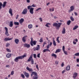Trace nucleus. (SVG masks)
<instances>
[{
    "label": "nucleus",
    "mask_w": 79,
    "mask_h": 79,
    "mask_svg": "<svg viewBox=\"0 0 79 79\" xmlns=\"http://www.w3.org/2000/svg\"><path fill=\"white\" fill-rule=\"evenodd\" d=\"M61 24H62V23H55L53 24V26L54 27H56V29H57V30H59L60 27H61Z\"/></svg>",
    "instance_id": "f257e3e1"
},
{
    "label": "nucleus",
    "mask_w": 79,
    "mask_h": 79,
    "mask_svg": "<svg viewBox=\"0 0 79 79\" xmlns=\"http://www.w3.org/2000/svg\"><path fill=\"white\" fill-rule=\"evenodd\" d=\"M36 43H37V41H33V39L31 38V41L30 42V44L31 46H34V45H36Z\"/></svg>",
    "instance_id": "f03ea898"
},
{
    "label": "nucleus",
    "mask_w": 79,
    "mask_h": 79,
    "mask_svg": "<svg viewBox=\"0 0 79 79\" xmlns=\"http://www.w3.org/2000/svg\"><path fill=\"white\" fill-rule=\"evenodd\" d=\"M24 57H26V55L24 54L23 56H18L17 58H18V60H22L23 58H24Z\"/></svg>",
    "instance_id": "7ed1b4c3"
},
{
    "label": "nucleus",
    "mask_w": 79,
    "mask_h": 79,
    "mask_svg": "<svg viewBox=\"0 0 79 79\" xmlns=\"http://www.w3.org/2000/svg\"><path fill=\"white\" fill-rule=\"evenodd\" d=\"M4 29L6 30V32H5V35L7 36H9V34H8V28L6 27H5Z\"/></svg>",
    "instance_id": "20e7f679"
},
{
    "label": "nucleus",
    "mask_w": 79,
    "mask_h": 79,
    "mask_svg": "<svg viewBox=\"0 0 79 79\" xmlns=\"http://www.w3.org/2000/svg\"><path fill=\"white\" fill-rule=\"evenodd\" d=\"M34 8H32V7H31L30 9V13L31 14V15H33L34 14Z\"/></svg>",
    "instance_id": "39448f33"
},
{
    "label": "nucleus",
    "mask_w": 79,
    "mask_h": 79,
    "mask_svg": "<svg viewBox=\"0 0 79 79\" xmlns=\"http://www.w3.org/2000/svg\"><path fill=\"white\" fill-rule=\"evenodd\" d=\"M70 10H69V12H71V11H73L74 10V7L73 6H71L70 7Z\"/></svg>",
    "instance_id": "423d86ee"
},
{
    "label": "nucleus",
    "mask_w": 79,
    "mask_h": 79,
    "mask_svg": "<svg viewBox=\"0 0 79 79\" xmlns=\"http://www.w3.org/2000/svg\"><path fill=\"white\" fill-rule=\"evenodd\" d=\"M27 12V9L25 8L24 10H23V12H22V14L23 15H25V14H26Z\"/></svg>",
    "instance_id": "0eeeda50"
},
{
    "label": "nucleus",
    "mask_w": 79,
    "mask_h": 79,
    "mask_svg": "<svg viewBox=\"0 0 79 79\" xmlns=\"http://www.w3.org/2000/svg\"><path fill=\"white\" fill-rule=\"evenodd\" d=\"M24 47H27V48H30V44H25L23 45Z\"/></svg>",
    "instance_id": "6e6552de"
},
{
    "label": "nucleus",
    "mask_w": 79,
    "mask_h": 79,
    "mask_svg": "<svg viewBox=\"0 0 79 79\" xmlns=\"http://www.w3.org/2000/svg\"><path fill=\"white\" fill-rule=\"evenodd\" d=\"M12 39H13V38H6L4 39V41H8V40H12Z\"/></svg>",
    "instance_id": "1a4fd4ad"
},
{
    "label": "nucleus",
    "mask_w": 79,
    "mask_h": 79,
    "mask_svg": "<svg viewBox=\"0 0 79 79\" xmlns=\"http://www.w3.org/2000/svg\"><path fill=\"white\" fill-rule=\"evenodd\" d=\"M33 59L32 58V55H31L30 57H29V58L27 60L28 62H29L31 60H32Z\"/></svg>",
    "instance_id": "9d476101"
},
{
    "label": "nucleus",
    "mask_w": 79,
    "mask_h": 79,
    "mask_svg": "<svg viewBox=\"0 0 79 79\" xmlns=\"http://www.w3.org/2000/svg\"><path fill=\"white\" fill-rule=\"evenodd\" d=\"M23 73L27 77H29V73H26V72H24Z\"/></svg>",
    "instance_id": "9b49d317"
},
{
    "label": "nucleus",
    "mask_w": 79,
    "mask_h": 79,
    "mask_svg": "<svg viewBox=\"0 0 79 79\" xmlns=\"http://www.w3.org/2000/svg\"><path fill=\"white\" fill-rule=\"evenodd\" d=\"M26 37H27V35H26L25 36H24L23 38H22V41H23V42H25L26 41Z\"/></svg>",
    "instance_id": "f8f14e48"
},
{
    "label": "nucleus",
    "mask_w": 79,
    "mask_h": 79,
    "mask_svg": "<svg viewBox=\"0 0 79 79\" xmlns=\"http://www.w3.org/2000/svg\"><path fill=\"white\" fill-rule=\"evenodd\" d=\"M15 42L16 44H19V40L18 39H16L14 41Z\"/></svg>",
    "instance_id": "ddd939ff"
},
{
    "label": "nucleus",
    "mask_w": 79,
    "mask_h": 79,
    "mask_svg": "<svg viewBox=\"0 0 79 79\" xmlns=\"http://www.w3.org/2000/svg\"><path fill=\"white\" fill-rule=\"evenodd\" d=\"M24 19L23 18L19 20V23H20V24H22V23H23V22H24Z\"/></svg>",
    "instance_id": "4468645a"
},
{
    "label": "nucleus",
    "mask_w": 79,
    "mask_h": 79,
    "mask_svg": "<svg viewBox=\"0 0 79 79\" xmlns=\"http://www.w3.org/2000/svg\"><path fill=\"white\" fill-rule=\"evenodd\" d=\"M77 73H74L73 74V77L74 78V79H76V77H77Z\"/></svg>",
    "instance_id": "2eb2a0df"
},
{
    "label": "nucleus",
    "mask_w": 79,
    "mask_h": 79,
    "mask_svg": "<svg viewBox=\"0 0 79 79\" xmlns=\"http://www.w3.org/2000/svg\"><path fill=\"white\" fill-rule=\"evenodd\" d=\"M26 69L27 71H32V69L31 68L30 69L28 67H27Z\"/></svg>",
    "instance_id": "dca6fc26"
},
{
    "label": "nucleus",
    "mask_w": 79,
    "mask_h": 79,
    "mask_svg": "<svg viewBox=\"0 0 79 79\" xmlns=\"http://www.w3.org/2000/svg\"><path fill=\"white\" fill-rule=\"evenodd\" d=\"M52 45V42H50V44H48L47 46V47L48 48H48H50L49 46H50V47H51Z\"/></svg>",
    "instance_id": "f3484780"
},
{
    "label": "nucleus",
    "mask_w": 79,
    "mask_h": 79,
    "mask_svg": "<svg viewBox=\"0 0 79 79\" xmlns=\"http://www.w3.org/2000/svg\"><path fill=\"white\" fill-rule=\"evenodd\" d=\"M9 13L10 14L11 16H13V13H12V9L11 8H10L9 10Z\"/></svg>",
    "instance_id": "a211bd4d"
},
{
    "label": "nucleus",
    "mask_w": 79,
    "mask_h": 79,
    "mask_svg": "<svg viewBox=\"0 0 79 79\" xmlns=\"http://www.w3.org/2000/svg\"><path fill=\"white\" fill-rule=\"evenodd\" d=\"M13 22L10 21V24H9L10 27H13Z\"/></svg>",
    "instance_id": "6ab92c4d"
},
{
    "label": "nucleus",
    "mask_w": 79,
    "mask_h": 79,
    "mask_svg": "<svg viewBox=\"0 0 79 79\" xmlns=\"http://www.w3.org/2000/svg\"><path fill=\"white\" fill-rule=\"evenodd\" d=\"M62 34H65L66 32V30L64 28H63L62 31Z\"/></svg>",
    "instance_id": "aec40b11"
},
{
    "label": "nucleus",
    "mask_w": 79,
    "mask_h": 79,
    "mask_svg": "<svg viewBox=\"0 0 79 79\" xmlns=\"http://www.w3.org/2000/svg\"><path fill=\"white\" fill-rule=\"evenodd\" d=\"M70 65H68L66 67V70L67 71H69V69H70Z\"/></svg>",
    "instance_id": "412c9836"
},
{
    "label": "nucleus",
    "mask_w": 79,
    "mask_h": 79,
    "mask_svg": "<svg viewBox=\"0 0 79 79\" xmlns=\"http://www.w3.org/2000/svg\"><path fill=\"white\" fill-rule=\"evenodd\" d=\"M11 55H12L13 54H10L9 53H8L6 55V57H7V58H10V56H11Z\"/></svg>",
    "instance_id": "4be33fe9"
},
{
    "label": "nucleus",
    "mask_w": 79,
    "mask_h": 79,
    "mask_svg": "<svg viewBox=\"0 0 79 79\" xmlns=\"http://www.w3.org/2000/svg\"><path fill=\"white\" fill-rule=\"evenodd\" d=\"M6 2H3V4L2 6L3 8H5V6H6Z\"/></svg>",
    "instance_id": "5701e85b"
},
{
    "label": "nucleus",
    "mask_w": 79,
    "mask_h": 79,
    "mask_svg": "<svg viewBox=\"0 0 79 79\" xmlns=\"http://www.w3.org/2000/svg\"><path fill=\"white\" fill-rule=\"evenodd\" d=\"M61 52V49H58L56 50L55 53H58V52Z\"/></svg>",
    "instance_id": "b1692460"
},
{
    "label": "nucleus",
    "mask_w": 79,
    "mask_h": 79,
    "mask_svg": "<svg viewBox=\"0 0 79 79\" xmlns=\"http://www.w3.org/2000/svg\"><path fill=\"white\" fill-rule=\"evenodd\" d=\"M71 21L70 20H69L67 22V25L69 26V25H70V24H71Z\"/></svg>",
    "instance_id": "393cba45"
},
{
    "label": "nucleus",
    "mask_w": 79,
    "mask_h": 79,
    "mask_svg": "<svg viewBox=\"0 0 79 79\" xmlns=\"http://www.w3.org/2000/svg\"><path fill=\"white\" fill-rule=\"evenodd\" d=\"M28 27L29 29H32V25L31 24H29L28 25Z\"/></svg>",
    "instance_id": "a878e982"
},
{
    "label": "nucleus",
    "mask_w": 79,
    "mask_h": 79,
    "mask_svg": "<svg viewBox=\"0 0 79 79\" xmlns=\"http://www.w3.org/2000/svg\"><path fill=\"white\" fill-rule=\"evenodd\" d=\"M48 51L49 52H50V50H48V49H44L43 50V52H48Z\"/></svg>",
    "instance_id": "bb28decb"
},
{
    "label": "nucleus",
    "mask_w": 79,
    "mask_h": 79,
    "mask_svg": "<svg viewBox=\"0 0 79 79\" xmlns=\"http://www.w3.org/2000/svg\"><path fill=\"white\" fill-rule=\"evenodd\" d=\"M52 56H54V57H55V58H56V57H57L56 55L54 53L52 54Z\"/></svg>",
    "instance_id": "cd10ccee"
},
{
    "label": "nucleus",
    "mask_w": 79,
    "mask_h": 79,
    "mask_svg": "<svg viewBox=\"0 0 79 79\" xmlns=\"http://www.w3.org/2000/svg\"><path fill=\"white\" fill-rule=\"evenodd\" d=\"M14 61L15 62H18V61H19V60L18 59V58L17 57L14 59Z\"/></svg>",
    "instance_id": "c85d7f7f"
},
{
    "label": "nucleus",
    "mask_w": 79,
    "mask_h": 79,
    "mask_svg": "<svg viewBox=\"0 0 79 79\" xmlns=\"http://www.w3.org/2000/svg\"><path fill=\"white\" fill-rule=\"evenodd\" d=\"M14 24H15V25L16 26H18L19 24V22H15L14 23Z\"/></svg>",
    "instance_id": "c756f323"
},
{
    "label": "nucleus",
    "mask_w": 79,
    "mask_h": 79,
    "mask_svg": "<svg viewBox=\"0 0 79 79\" xmlns=\"http://www.w3.org/2000/svg\"><path fill=\"white\" fill-rule=\"evenodd\" d=\"M60 38V37H58L57 38L56 40V41L57 42H58V43H59L60 42V40H59V38Z\"/></svg>",
    "instance_id": "7c9ffc66"
},
{
    "label": "nucleus",
    "mask_w": 79,
    "mask_h": 79,
    "mask_svg": "<svg viewBox=\"0 0 79 79\" xmlns=\"http://www.w3.org/2000/svg\"><path fill=\"white\" fill-rule=\"evenodd\" d=\"M70 19L72 21H74V18H73V16H71L70 17Z\"/></svg>",
    "instance_id": "2f4dec72"
},
{
    "label": "nucleus",
    "mask_w": 79,
    "mask_h": 79,
    "mask_svg": "<svg viewBox=\"0 0 79 79\" xmlns=\"http://www.w3.org/2000/svg\"><path fill=\"white\" fill-rule=\"evenodd\" d=\"M78 26H75L73 28V30H75V29H76L77 28H78Z\"/></svg>",
    "instance_id": "473e14b6"
},
{
    "label": "nucleus",
    "mask_w": 79,
    "mask_h": 79,
    "mask_svg": "<svg viewBox=\"0 0 79 79\" xmlns=\"http://www.w3.org/2000/svg\"><path fill=\"white\" fill-rule=\"evenodd\" d=\"M53 45L54 46H56V42H55V41L54 40L53 41Z\"/></svg>",
    "instance_id": "72a5a7b5"
},
{
    "label": "nucleus",
    "mask_w": 79,
    "mask_h": 79,
    "mask_svg": "<svg viewBox=\"0 0 79 79\" xmlns=\"http://www.w3.org/2000/svg\"><path fill=\"white\" fill-rule=\"evenodd\" d=\"M75 56H79V52H77L74 54Z\"/></svg>",
    "instance_id": "f704fd0d"
},
{
    "label": "nucleus",
    "mask_w": 79,
    "mask_h": 79,
    "mask_svg": "<svg viewBox=\"0 0 79 79\" xmlns=\"http://www.w3.org/2000/svg\"><path fill=\"white\" fill-rule=\"evenodd\" d=\"M21 76L22 77V78H23V79H24V78H25V77H24V75L23 74H21Z\"/></svg>",
    "instance_id": "c9c22d12"
},
{
    "label": "nucleus",
    "mask_w": 79,
    "mask_h": 79,
    "mask_svg": "<svg viewBox=\"0 0 79 79\" xmlns=\"http://www.w3.org/2000/svg\"><path fill=\"white\" fill-rule=\"evenodd\" d=\"M64 52V53L65 55H68V52L66 51H63Z\"/></svg>",
    "instance_id": "e433bc0d"
},
{
    "label": "nucleus",
    "mask_w": 79,
    "mask_h": 79,
    "mask_svg": "<svg viewBox=\"0 0 79 79\" xmlns=\"http://www.w3.org/2000/svg\"><path fill=\"white\" fill-rule=\"evenodd\" d=\"M7 52H11V50H10L9 49L6 48V49Z\"/></svg>",
    "instance_id": "4c0bfd02"
},
{
    "label": "nucleus",
    "mask_w": 79,
    "mask_h": 79,
    "mask_svg": "<svg viewBox=\"0 0 79 79\" xmlns=\"http://www.w3.org/2000/svg\"><path fill=\"white\" fill-rule=\"evenodd\" d=\"M2 5H3L2 3L1 2H0V9H2Z\"/></svg>",
    "instance_id": "58836bf2"
},
{
    "label": "nucleus",
    "mask_w": 79,
    "mask_h": 79,
    "mask_svg": "<svg viewBox=\"0 0 79 79\" xmlns=\"http://www.w3.org/2000/svg\"><path fill=\"white\" fill-rule=\"evenodd\" d=\"M40 42L41 43L43 42V39L42 38H41L40 39Z\"/></svg>",
    "instance_id": "ea45409f"
},
{
    "label": "nucleus",
    "mask_w": 79,
    "mask_h": 79,
    "mask_svg": "<svg viewBox=\"0 0 79 79\" xmlns=\"http://www.w3.org/2000/svg\"><path fill=\"white\" fill-rule=\"evenodd\" d=\"M31 64H34V59H32V60H31Z\"/></svg>",
    "instance_id": "a19ab883"
},
{
    "label": "nucleus",
    "mask_w": 79,
    "mask_h": 79,
    "mask_svg": "<svg viewBox=\"0 0 79 79\" xmlns=\"http://www.w3.org/2000/svg\"><path fill=\"white\" fill-rule=\"evenodd\" d=\"M14 74V71L13 70L11 73L10 75H13Z\"/></svg>",
    "instance_id": "79ce46f5"
},
{
    "label": "nucleus",
    "mask_w": 79,
    "mask_h": 79,
    "mask_svg": "<svg viewBox=\"0 0 79 79\" xmlns=\"http://www.w3.org/2000/svg\"><path fill=\"white\" fill-rule=\"evenodd\" d=\"M31 6H27V9L28 10H30L31 9Z\"/></svg>",
    "instance_id": "37998d69"
},
{
    "label": "nucleus",
    "mask_w": 79,
    "mask_h": 79,
    "mask_svg": "<svg viewBox=\"0 0 79 79\" xmlns=\"http://www.w3.org/2000/svg\"><path fill=\"white\" fill-rule=\"evenodd\" d=\"M10 44L9 43H7L6 44V47H9V45H10Z\"/></svg>",
    "instance_id": "c03bdc74"
},
{
    "label": "nucleus",
    "mask_w": 79,
    "mask_h": 79,
    "mask_svg": "<svg viewBox=\"0 0 79 79\" xmlns=\"http://www.w3.org/2000/svg\"><path fill=\"white\" fill-rule=\"evenodd\" d=\"M40 53H39L37 55V57L38 58H40Z\"/></svg>",
    "instance_id": "a18cd8bd"
},
{
    "label": "nucleus",
    "mask_w": 79,
    "mask_h": 79,
    "mask_svg": "<svg viewBox=\"0 0 79 79\" xmlns=\"http://www.w3.org/2000/svg\"><path fill=\"white\" fill-rule=\"evenodd\" d=\"M35 49L36 50H40V48H37L36 47V48H35Z\"/></svg>",
    "instance_id": "49530a36"
},
{
    "label": "nucleus",
    "mask_w": 79,
    "mask_h": 79,
    "mask_svg": "<svg viewBox=\"0 0 79 79\" xmlns=\"http://www.w3.org/2000/svg\"><path fill=\"white\" fill-rule=\"evenodd\" d=\"M65 48L64 47V46H63L62 47L63 51H64V50H65L64 49Z\"/></svg>",
    "instance_id": "de8ad7c7"
},
{
    "label": "nucleus",
    "mask_w": 79,
    "mask_h": 79,
    "mask_svg": "<svg viewBox=\"0 0 79 79\" xmlns=\"http://www.w3.org/2000/svg\"><path fill=\"white\" fill-rule=\"evenodd\" d=\"M33 56L34 58H36V54H33Z\"/></svg>",
    "instance_id": "09e8293b"
},
{
    "label": "nucleus",
    "mask_w": 79,
    "mask_h": 79,
    "mask_svg": "<svg viewBox=\"0 0 79 79\" xmlns=\"http://www.w3.org/2000/svg\"><path fill=\"white\" fill-rule=\"evenodd\" d=\"M41 10V8H38L36 10V11H39V10Z\"/></svg>",
    "instance_id": "8fccbe9b"
},
{
    "label": "nucleus",
    "mask_w": 79,
    "mask_h": 79,
    "mask_svg": "<svg viewBox=\"0 0 79 79\" xmlns=\"http://www.w3.org/2000/svg\"><path fill=\"white\" fill-rule=\"evenodd\" d=\"M31 6V7H35V6H36L34 4H33L32 6Z\"/></svg>",
    "instance_id": "3c124183"
},
{
    "label": "nucleus",
    "mask_w": 79,
    "mask_h": 79,
    "mask_svg": "<svg viewBox=\"0 0 79 79\" xmlns=\"http://www.w3.org/2000/svg\"><path fill=\"white\" fill-rule=\"evenodd\" d=\"M36 68L37 69H38V71H39V67H38V65H36Z\"/></svg>",
    "instance_id": "603ef678"
},
{
    "label": "nucleus",
    "mask_w": 79,
    "mask_h": 79,
    "mask_svg": "<svg viewBox=\"0 0 79 79\" xmlns=\"http://www.w3.org/2000/svg\"><path fill=\"white\" fill-rule=\"evenodd\" d=\"M55 64H58V61H56L55 62Z\"/></svg>",
    "instance_id": "864d4df0"
},
{
    "label": "nucleus",
    "mask_w": 79,
    "mask_h": 79,
    "mask_svg": "<svg viewBox=\"0 0 79 79\" xmlns=\"http://www.w3.org/2000/svg\"><path fill=\"white\" fill-rule=\"evenodd\" d=\"M45 26H46V27H50L48 26V25L47 23Z\"/></svg>",
    "instance_id": "5fc2aeb1"
},
{
    "label": "nucleus",
    "mask_w": 79,
    "mask_h": 79,
    "mask_svg": "<svg viewBox=\"0 0 79 79\" xmlns=\"http://www.w3.org/2000/svg\"><path fill=\"white\" fill-rule=\"evenodd\" d=\"M65 71H66V70H64L62 72V74H64V72H65Z\"/></svg>",
    "instance_id": "6e6d98bb"
},
{
    "label": "nucleus",
    "mask_w": 79,
    "mask_h": 79,
    "mask_svg": "<svg viewBox=\"0 0 79 79\" xmlns=\"http://www.w3.org/2000/svg\"><path fill=\"white\" fill-rule=\"evenodd\" d=\"M64 66V63H62L61 64V67H63Z\"/></svg>",
    "instance_id": "4d7b16f0"
},
{
    "label": "nucleus",
    "mask_w": 79,
    "mask_h": 79,
    "mask_svg": "<svg viewBox=\"0 0 79 79\" xmlns=\"http://www.w3.org/2000/svg\"><path fill=\"white\" fill-rule=\"evenodd\" d=\"M18 17H19V15H17V17H16V19H17L18 18Z\"/></svg>",
    "instance_id": "13d9d810"
},
{
    "label": "nucleus",
    "mask_w": 79,
    "mask_h": 79,
    "mask_svg": "<svg viewBox=\"0 0 79 79\" xmlns=\"http://www.w3.org/2000/svg\"><path fill=\"white\" fill-rule=\"evenodd\" d=\"M74 13L75 15V16H77V13L76 12H74Z\"/></svg>",
    "instance_id": "bf43d9fd"
},
{
    "label": "nucleus",
    "mask_w": 79,
    "mask_h": 79,
    "mask_svg": "<svg viewBox=\"0 0 79 79\" xmlns=\"http://www.w3.org/2000/svg\"><path fill=\"white\" fill-rule=\"evenodd\" d=\"M27 3H29L30 2V0H27Z\"/></svg>",
    "instance_id": "052dcab7"
},
{
    "label": "nucleus",
    "mask_w": 79,
    "mask_h": 79,
    "mask_svg": "<svg viewBox=\"0 0 79 79\" xmlns=\"http://www.w3.org/2000/svg\"><path fill=\"white\" fill-rule=\"evenodd\" d=\"M39 19H40V20L41 22H42V18H40Z\"/></svg>",
    "instance_id": "680f3d73"
},
{
    "label": "nucleus",
    "mask_w": 79,
    "mask_h": 79,
    "mask_svg": "<svg viewBox=\"0 0 79 79\" xmlns=\"http://www.w3.org/2000/svg\"><path fill=\"white\" fill-rule=\"evenodd\" d=\"M9 65H6V68H8V67H9Z\"/></svg>",
    "instance_id": "e2e57ef3"
},
{
    "label": "nucleus",
    "mask_w": 79,
    "mask_h": 79,
    "mask_svg": "<svg viewBox=\"0 0 79 79\" xmlns=\"http://www.w3.org/2000/svg\"><path fill=\"white\" fill-rule=\"evenodd\" d=\"M77 62H79V59H77Z\"/></svg>",
    "instance_id": "0e129e2a"
},
{
    "label": "nucleus",
    "mask_w": 79,
    "mask_h": 79,
    "mask_svg": "<svg viewBox=\"0 0 79 79\" xmlns=\"http://www.w3.org/2000/svg\"><path fill=\"white\" fill-rule=\"evenodd\" d=\"M73 44H76V42H74V41H73Z\"/></svg>",
    "instance_id": "69168bd1"
},
{
    "label": "nucleus",
    "mask_w": 79,
    "mask_h": 79,
    "mask_svg": "<svg viewBox=\"0 0 79 79\" xmlns=\"http://www.w3.org/2000/svg\"><path fill=\"white\" fill-rule=\"evenodd\" d=\"M37 48H40V45H37Z\"/></svg>",
    "instance_id": "338daca9"
},
{
    "label": "nucleus",
    "mask_w": 79,
    "mask_h": 79,
    "mask_svg": "<svg viewBox=\"0 0 79 79\" xmlns=\"http://www.w3.org/2000/svg\"><path fill=\"white\" fill-rule=\"evenodd\" d=\"M75 41L76 42H78V40H77V39H76L75 40Z\"/></svg>",
    "instance_id": "774afa93"
}]
</instances>
